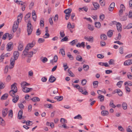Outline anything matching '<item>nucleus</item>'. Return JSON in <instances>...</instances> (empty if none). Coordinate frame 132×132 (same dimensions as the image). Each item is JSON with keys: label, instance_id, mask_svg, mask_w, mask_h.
Wrapping results in <instances>:
<instances>
[{"label": "nucleus", "instance_id": "nucleus-57", "mask_svg": "<svg viewBox=\"0 0 132 132\" xmlns=\"http://www.w3.org/2000/svg\"><path fill=\"white\" fill-rule=\"evenodd\" d=\"M60 122L64 124L65 123H67V121L63 118H61L60 120Z\"/></svg>", "mask_w": 132, "mask_h": 132}, {"label": "nucleus", "instance_id": "nucleus-15", "mask_svg": "<svg viewBox=\"0 0 132 132\" xmlns=\"http://www.w3.org/2000/svg\"><path fill=\"white\" fill-rule=\"evenodd\" d=\"M15 84H16L15 83H14L11 85V89L12 90L13 89L14 91H15V92H17V88L16 86L15 85Z\"/></svg>", "mask_w": 132, "mask_h": 132}, {"label": "nucleus", "instance_id": "nucleus-42", "mask_svg": "<svg viewBox=\"0 0 132 132\" xmlns=\"http://www.w3.org/2000/svg\"><path fill=\"white\" fill-rule=\"evenodd\" d=\"M31 14V13H28L26 15L25 17V21L27 20V19H28L29 18H30V17Z\"/></svg>", "mask_w": 132, "mask_h": 132}, {"label": "nucleus", "instance_id": "nucleus-33", "mask_svg": "<svg viewBox=\"0 0 132 132\" xmlns=\"http://www.w3.org/2000/svg\"><path fill=\"white\" fill-rule=\"evenodd\" d=\"M29 50L26 49V47L25 49L23 52L22 55L25 56H27L28 52Z\"/></svg>", "mask_w": 132, "mask_h": 132}, {"label": "nucleus", "instance_id": "nucleus-52", "mask_svg": "<svg viewBox=\"0 0 132 132\" xmlns=\"http://www.w3.org/2000/svg\"><path fill=\"white\" fill-rule=\"evenodd\" d=\"M127 84L128 86H131L132 85V83L131 81H128V82H126L125 83L124 85H126Z\"/></svg>", "mask_w": 132, "mask_h": 132}, {"label": "nucleus", "instance_id": "nucleus-29", "mask_svg": "<svg viewBox=\"0 0 132 132\" xmlns=\"http://www.w3.org/2000/svg\"><path fill=\"white\" fill-rule=\"evenodd\" d=\"M98 82V81H96L93 82V85L94 88H96L97 87Z\"/></svg>", "mask_w": 132, "mask_h": 132}, {"label": "nucleus", "instance_id": "nucleus-32", "mask_svg": "<svg viewBox=\"0 0 132 132\" xmlns=\"http://www.w3.org/2000/svg\"><path fill=\"white\" fill-rule=\"evenodd\" d=\"M100 95L98 97V98L100 99L101 102H102L104 101V96L102 95H100Z\"/></svg>", "mask_w": 132, "mask_h": 132}, {"label": "nucleus", "instance_id": "nucleus-34", "mask_svg": "<svg viewBox=\"0 0 132 132\" xmlns=\"http://www.w3.org/2000/svg\"><path fill=\"white\" fill-rule=\"evenodd\" d=\"M41 61L44 63L47 62L48 61V59L47 58L43 57H41Z\"/></svg>", "mask_w": 132, "mask_h": 132}, {"label": "nucleus", "instance_id": "nucleus-38", "mask_svg": "<svg viewBox=\"0 0 132 132\" xmlns=\"http://www.w3.org/2000/svg\"><path fill=\"white\" fill-rule=\"evenodd\" d=\"M28 89V88L25 87L23 88L22 90L24 92L26 93H27L29 92Z\"/></svg>", "mask_w": 132, "mask_h": 132}, {"label": "nucleus", "instance_id": "nucleus-8", "mask_svg": "<svg viewBox=\"0 0 132 132\" xmlns=\"http://www.w3.org/2000/svg\"><path fill=\"white\" fill-rule=\"evenodd\" d=\"M93 4L94 7V9H93V10H96L97 9L99 8L100 5L98 3L96 2H94Z\"/></svg>", "mask_w": 132, "mask_h": 132}, {"label": "nucleus", "instance_id": "nucleus-20", "mask_svg": "<svg viewBox=\"0 0 132 132\" xmlns=\"http://www.w3.org/2000/svg\"><path fill=\"white\" fill-rule=\"evenodd\" d=\"M63 98V96H56L54 97V98L57 100L58 101H59L62 100Z\"/></svg>", "mask_w": 132, "mask_h": 132}, {"label": "nucleus", "instance_id": "nucleus-24", "mask_svg": "<svg viewBox=\"0 0 132 132\" xmlns=\"http://www.w3.org/2000/svg\"><path fill=\"white\" fill-rule=\"evenodd\" d=\"M31 100L35 102H36L37 101H39L40 100L39 98L36 97H33L31 99Z\"/></svg>", "mask_w": 132, "mask_h": 132}, {"label": "nucleus", "instance_id": "nucleus-59", "mask_svg": "<svg viewBox=\"0 0 132 132\" xmlns=\"http://www.w3.org/2000/svg\"><path fill=\"white\" fill-rule=\"evenodd\" d=\"M58 19V16L57 14H56L55 15L54 19V20L55 22L57 21Z\"/></svg>", "mask_w": 132, "mask_h": 132}, {"label": "nucleus", "instance_id": "nucleus-4", "mask_svg": "<svg viewBox=\"0 0 132 132\" xmlns=\"http://www.w3.org/2000/svg\"><path fill=\"white\" fill-rule=\"evenodd\" d=\"M35 44L34 41H33L32 42L29 43L26 47V49L29 50L33 47Z\"/></svg>", "mask_w": 132, "mask_h": 132}, {"label": "nucleus", "instance_id": "nucleus-64", "mask_svg": "<svg viewBox=\"0 0 132 132\" xmlns=\"http://www.w3.org/2000/svg\"><path fill=\"white\" fill-rule=\"evenodd\" d=\"M131 126H129L128 128L127 129V132H132V131L131 129Z\"/></svg>", "mask_w": 132, "mask_h": 132}, {"label": "nucleus", "instance_id": "nucleus-25", "mask_svg": "<svg viewBox=\"0 0 132 132\" xmlns=\"http://www.w3.org/2000/svg\"><path fill=\"white\" fill-rule=\"evenodd\" d=\"M126 15H124L121 18V20L122 21H124L127 19V16L128 15V13H126L125 14Z\"/></svg>", "mask_w": 132, "mask_h": 132}, {"label": "nucleus", "instance_id": "nucleus-21", "mask_svg": "<svg viewBox=\"0 0 132 132\" xmlns=\"http://www.w3.org/2000/svg\"><path fill=\"white\" fill-rule=\"evenodd\" d=\"M100 38L102 40H105L107 39V37L105 34H103L101 35Z\"/></svg>", "mask_w": 132, "mask_h": 132}, {"label": "nucleus", "instance_id": "nucleus-61", "mask_svg": "<svg viewBox=\"0 0 132 132\" xmlns=\"http://www.w3.org/2000/svg\"><path fill=\"white\" fill-rule=\"evenodd\" d=\"M97 57L100 59H102L104 57V56L102 54H98L97 55Z\"/></svg>", "mask_w": 132, "mask_h": 132}, {"label": "nucleus", "instance_id": "nucleus-26", "mask_svg": "<svg viewBox=\"0 0 132 132\" xmlns=\"http://www.w3.org/2000/svg\"><path fill=\"white\" fill-rule=\"evenodd\" d=\"M101 114L103 116H106L109 114L108 112L107 111H102L101 112Z\"/></svg>", "mask_w": 132, "mask_h": 132}, {"label": "nucleus", "instance_id": "nucleus-60", "mask_svg": "<svg viewBox=\"0 0 132 132\" xmlns=\"http://www.w3.org/2000/svg\"><path fill=\"white\" fill-rule=\"evenodd\" d=\"M119 53L121 54H122L123 52V49L122 47H120L119 48Z\"/></svg>", "mask_w": 132, "mask_h": 132}, {"label": "nucleus", "instance_id": "nucleus-27", "mask_svg": "<svg viewBox=\"0 0 132 132\" xmlns=\"http://www.w3.org/2000/svg\"><path fill=\"white\" fill-rule=\"evenodd\" d=\"M95 27L97 28H100L101 24L100 22H95Z\"/></svg>", "mask_w": 132, "mask_h": 132}, {"label": "nucleus", "instance_id": "nucleus-35", "mask_svg": "<svg viewBox=\"0 0 132 132\" xmlns=\"http://www.w3.org/2000/svg\"><path fill=\"white\" fill-rule=\"evenodd\" d=\"M76 59L79 61L81 62L82 61V58L81 56L78 55L76 57Z\"/></svg>", "mask_w": 132, "mask_h": 132}, {"label": "nucleus", "instance_id": "nucleus-2", "mask_svg": "<svg viewBox=\"0 0 132 132\" xmlns=\"http://www.w3.org/2000/svg\"><path fill=\"white\" fill-rule=\"evenodd\" d=\"M22 16V13H20L19 15L18 16L17 20L14 22L13 27V32H15L16 31L18 27L19 21L21 20Z\"/></svg>", "mask_w": 132, "mask_h": 132}, {"label": "nucleus", "instance_id": "nucleus-22", "mask_svg": "<svg viewBox=\"0 0 132 132\" xmlns=\"http://www.w3.org/2000/svg\"><path fill=\"white\" fill-rule=\"evenodd\" d=\"M12 99L13 102L14 103H16L19 99V97L18 95L16 96L15 97H13Z\"/></svg>", "mask_w": 132, "mask_h": 132}, {"label": "nucleus", "instance_id": "nucleus-19", "mask_svg": "<svg viewBox=\"0 0 132 132\" xmlns=\"http://www.w3.org/2000/svg\"><path fill=\"white\" fill-rule=\"evenodd\" d=\"M15 91H14V90H11L9 92V95L13 97L15 96Z\"/></svg>", "mask_w": 132, "mask_h": 132}, {"label": "nucleus", "instance_id": "nucleus-44", "mask_svg": "<svg viewBox=\"0 0 132 132\" xmlns=\"http://www.w3.org/2000/svg\"><path fill=\"white\" fill-rule=\"evenodd\" d=\"M33 52L32 51L30 52H28L27 57H31L33 55Z\"/></svg>", "mask_w": 132, "mask_h": 132}, {"label": "nucleus", "instance_id": "nucleus-54", "mask_svg": "<svg viewBox=\"0 0 132 132\" xmlns=\"http://www.w3.org/2000/svg\"><path fill=\"white\" fill-rule=\"evenodd\" d=\"M118 91L117 93H118V95H119L120 96H122V92L121 91V90L119 89H118Z\"/></svg>", "mask_w": 132, "mask_h": 132}, {"label": "nucleus", "instance_id": "nucleus-36", "mask_svg": "<svg viewBox=\"0 0 132 132\" xmlns=\"http://www.w3.org/2000/svg\"><path fill=\"white\" fill-rule=\"evenodd\" d=\"M84 69L85 71H87L89 69V67L88 65L84 64L83 65Z\"/></svg>", "mask_w": 132, "mask_h": 132}, {"label": "nucleus", "instance_id": "nucleus-14", "mask_svg": "<svg viewBox=\"0 0 132 132\" xmlns=\"http://www.w3.org/2000/svg\"><path fill=\"white\" fill-rule=\"evenodd\" d=\"M132 63L131 59H129L126 60L124 62V64L125 65H130Z\"/></svg>", "mask_w": 132, "mask_h": 132}, {"label": "nucleus", "instance_id": "nucleus-11", "mask_svg": "<svg viewBox=\"0 0 132 132\" xmlns=\"http://www.w3.org/2000/svg\"><path fill=\"white\" fill-rule=\"evenodd\" d=\"M115 6V3L114 2L112 3L110 5L109 10L110 11H112Z\"/></svg>", "mask_w": 132, "mask_h": 132}, {"label": "nucleus", "instance_id": "nucleus-56", "mask_svg": "<svg viewBox=\"0 0 132 132\" xmlns=\"http://www.w3.org/2000/svg\"><path fill=\"white\" fill-rule=\"evenodd\" d=\"M46 107L48 108H51V107H52V105L51 104H45L44 105Z\"/></svg>", "mask_w": 132, "mask_h": 132}, {"label": "nucleus", "instance_id": "nucleus-53", "mask_svg": "<svg viewBox=\"0 0 132 132\" xmlns=\"http://www.w3.org/2000/svg\"><path fill=\"white\" fill-rule=\"evenodd\" d=\"M67 55L70 60H73V56L71 54H70L68 53L67 54Z\"/></svg>", "mask_w": 132, "mask_h": 132}, {"label": "nucleus", "instance_id": "nucleus-62", "mask_svg": "<svg viewBox=\"0 0 132 132\" xmlns=\"http://www.w3.org/2000/svg\"><path fill=\"white\" fill-rule=\"evenodd\" d=\"M36 35L37 36L41 34L40 30H39V29L38 28L37 30L36 31Z\"/></svg>", "mask_w": 132, "mask_h": 132}, {"label": "nucleus", "instance_id": "nucleus-39", "mask_svg": "<svg viewBox=\"0 0 132 132\" xmlns=\"http://www.w3.org/2000/svg\"><path fill=\"white\" fill-rule=\"evenodd\" d=\"M60 52L61 53V54L63 56H65V53L64 49H60V52Z\"/></svg>", "mask_w": 132, "mask_h": 132}, {"label": "nucleus", "instance_id": "nucleus-16", "mask_svg": "<svg viewBox=\"0 0 132 132\" xmlns=\"http://www.w3.org/2000/svg\"><path fill=\"white\" fill-rule=\"evenodd\" d=\"M23 49V46L22 42L20 41L19 42V45L18 46V50L20 51H21Z\"/></svg>", "mask_w": 132, "mask_h": 132}, {"label": "nucleus", "instance_id": "nucleus-1", "mask_svg": "<svg viewBox=\"0 0 132 132\" xmlns=\"http://www.w3.org/2000/svg\"><path fill=\"white\" fill-rule=\"evenodd\" d=\"M19 52L18 51H15L13 53V56L12 57L10 60V66L9 69H11L14 67L15 61L16 60L19 56Z\"/></svg>", "mask_w": 132, "mask_h": 132}, {"label": "nucleus", "instance_id": "nucleus-50", "mask_svg": "<svg viewBox=\"0 0 132 132\" xmlns=\"http://www.w3.org/2000/svg\"><path fill=\"white\" fill-rule=\"evenodd\" d=\"M44 41L45 39H44L40 38L39 39L38 42L40 44L44 42Z\"/></svg>", "mask_w": 132, "mask_h": 132}, {"label": "nucleus", "instance_id": "nucleus-40", "mask_svg": "<svg viewBox=\"0 0 132 132\" xmlns=\"http://www.w3.org/2000/svg\"><path fill=\"white\" fill-rule=\"evenodd\" d=\"M122 105V108L124 110H126L127 109V105L126 103L124 102L123 103Z\"/></svg>", "mask_w": 132, "mask_h": 132}, {"label": "nucleus", "instance_id": "nucleus-9", "mask_svg": "<svg viewBox=\"0 0 132 132\" xmlns=\"http://www.w3.org/2000/svg\"><path fill=\"white\" fill-rule=\"evenodd\" d=\"M8 109L6 108L2 111V116L3 117H5L7 115L8 113Z\"/></svg>", "mask_w": 132, "mask_h": 132}, {"label": "nucleus", "instance_id": "nucleus-30", "mask_svg": "<svg viewBox=\"0 0 132 132\" xmlns=\"http://www.w3.org/2000/svg\"><path fill=\"white\" fill-rule=\"evenodd\" d=\"M72 11V9H69L65 10L64 12L66 14H70Z\"/></svg>", "mask_w": 132, "mask_h": 132}, {"label": "nucleus", "instance_id": "nucleus-12", "mask_svg": "<svg viewBox=\"0 0 132 132\" xmlns=\"http://www.w3.org/2000/svg\"><path fill=\"white\" fill-rule=\"evenodd\" d=\"M117 30L119 32H121L122 30V27L121 24L119 22H118L116 25Z\"/></svg>", "mask_w": 132, "mask_h": 132}, {"label": "nucleus", "instance_id": "nucleus-6", "mask_svg": "<svg viewBox=\"0 0 132 132\" xmlns=\"http://www.w3.org/2000/svg\"><path fill=\"white\" fill-rule=\"evenodd\" d=\"M84 39L86 40L91 43H93L94 42V38L92 36L89 37L85 36Z\"/></svg>", "mask_w": 132, "mask_h": 132}, {"label": "nucleus", "instance_id": "nucleus-18", "mask_svg": "<svg viewBox=\"0 0 132 132\" xmlns=\"http://www.w3.org/2000/svg\"><path fill=\"white\" fill-rule=\"evenodd\" d=\"M113 31L112 30H109L107 33L108 36L109 37H111L113 34Z\"/></svg>", "mask_w": 132, "mask_h": 132}, {"label": "nucleus", "instance_id": "nucleus-10", "mask_svg": "<svg viewBox=\"0 0 132 132\" xmlns=\"http://www.w3.org/2000/svg\"><path fill=\"white\" fill-rule=\"evenodd\" d=\"M56 80V78L53 75H51L49 78V81L50 82H53Z\"/></svg>", "mask_w": 132, "mask_h": 132}, {"label": "nucleus", "instance_id": "nucleus-5", "mask_svg": "<svg viewBox=\"0 0 132 132\" xmlns=\"http://www.w3.org/2000/svg\"><path fill=\"white\" fill-rule=\"evenodd\" d=\"M13 43L10 42L8 43L7 45V47L6 48L7 51H11L13 48Z\"/></svg>", "mask_w": 132, "mask_h": 132}, {"label": "nucleus", "instance_id": "nucleus-58", "mask_svg": "<svg viewBox=\"0 0 132 132\" xmlns=\"http://www.w3.org/2000/svg\"><path fill=\"white\" fill-rule=\"evenodd\" d=\"M50 36L49 34L48 33H46L45 35L43 36V37L45 38H47L49 37Z\"/></svg>", "mask_w": 132, "mask_h": 132}, {"label": "nucleus", "instance_id": "nucleus-55", "mask_svg": "<svg viewBox=\"0 0 132 132\" xmlns=\"http://www.w3.org/2000/svg\"><path fill=\"white\" fill-rule=\"evenodd\" d=\"M58 59V56L56 55H55L54 57L53 60L54 62H57Z\"/></svg>", "mask_w": 132, "mask_h": 132}, {"label": "nucleus", "instance_id": "nucleus-3", "mask_svg": "<svg viewBox=\"0 0 132 132\" xmlns=\"http://www.w3.org/2000/svg\"><path fill=\"white\" fill-rule=\"evenodd\" d=\"M27 31L28 33V35H30L32 31V28L31 27V22L29 21L27 24Z\"/></svg>", "mask_w": 132, "mask_h": 132}, {"label": "nucleus", "instance_id": "nucleus-48", "mask_svg": "<svg viewBox=\"0 0 132 132\" xmlns=\"http://www.w3.org/2000/svg\"><path fill=\"white\" fill-rule=\"evenodd\" d=\"M88 28L90 30L93 31L94 29V27L92 26L90 24L88 25Z\"/></svg>", "mask_w": 132, "mask_h": 132}, {"label": "nucleus", "instance_id": "nucleus-7", "mask_svg": "<svg viewBox=\"0 0 132 132\" xmlns=\"http://www.w3.org/2000/svg\"><path fill=\"white\" fill-rule=\"evenodd\" d=\"M78 90L80 92H81L84 95H87L88 94V93L87 91L85 89L83 90V89L82 87H80Z\"/></svg>", "mask_w": 132, "mask_h": 132}, {"label": "nucleus", "instance_id": "nucleus-47", "mask_svg": "<svg viewBox=\"0 0 132 132\" xmlns=\"http://www.w3.org/2000/svg\"><path fill=\"white\" fill-rule=\"evenodd\" d=\"M114 61L113 59H110L109 61V63L110 65H113L114 64Z\"/></svg>", "mask_w": 132, "mask_h": 132}, {"label": "nucleus", "instance_id": "nucleus-23", "mask_svg": "<svg viewBox=\"0 0 132 132\" xmlns=\"http://www.w3.org/2000/svg\"><path fill=\"white\" fill-rule=\"evenodd\" d=\"M8 96V94L6 93L4 94L1 97V99L2 100H5L6 99Z\"/></svg>", "mask_w": 132, "mask_h": 132}, {"label": "nucleus", "instance_id": "nucleus-43", "mask_svg": "<svg viewBox=\"0 0 132 132\" xmlns=\"http://www.w3.org/2000/svg\"><path fill=\"white\" fill-rule=\"evenodd\" d=\"M77 42L78 40L77 39H75L73 40L70 43L71 44V45L72 46H73Z\"/></svg>", "mask_w": 132, "mask_h": 132}, {"label": "nucleus", "instance_id": "nucleus-45", "mask_svg": "<svg viewBox=\"0 0 132 132\" xmlns=\"http://www.w3.org/2000/svg\"><path fill=\"white\" fill-rule=\"evenodd\" d=\"M132 28V23H130L126 27L125 29H129Z\"/></svg>", "mask_w": 132, "mask_h": 132}, {"label": "nucleus", "instance_id": "nucleus-46", "mask_svg": "<svg viewBox=\"0 0 132 132\" xmlns=\"http://www.w3.org/2000/svg\"><path fill=\"white\" fill-rule=\"evenodd\" d=\"M74 119H82V117L80 114H78L77 116H75L74 118Z\"/></svg>", "mask_w": 132, "mask_h": 132}, {"label": "nucleus", "instance_id": "nucleus-17", "mask_svg": "<svg viewBox=\"0 0 132 132\" xmlns=\"http://www.w3.org/2000/svg\"><path fill=\"white\" fill-rule=\"evenodd\" d=\"M32 19L35 21L36 19L37 16L35 11L34 10L32 12Z\"/></svg>", "mask_w": 132, "mask_h": 132}, {"label": "nucleus", "instance_id": "nucleus-51", "mask_svg": "<svg viewBox=\"0 0 132 132\" xmlns=\"http://www.w3.org/2000/svg\"><path fill=\"white\" fill-rule=\"evenodd\" d=\"M87 81L85 79H84L82 80L81 82V83L82 85H85L86 84Z\"/></svg>", "mask_w": 132, "mask_h": 132}, {"label": "nucleus", "instance_id": "nucleus-37", "mask_svg": "<svg viewBox=\"0 0 132 132\" xmlns=\"http://www.w3.org/2000/svg\"><path fill=\"white\" fill-rule=\"evenodd\" d=\"M0 124L2 126H4L5 125L4 121L1 117H0Z\"/></svg>", "mask_w": 132, "mask_h": 132}, {"label": "nucleus", "instance_id": "nucleus-49", "mask_svg": "<svg viewBox=\"0 0 132 132\" xmlns=\"http://www.w3.org/2000/svg\"><path fill=\"white\" fill-rule=\"evenodd\" d=\"M8 115L11 118H12L13 115V111L12 110H10L8 113Z\"/></svg>", "mask_w": 132, "mask_h": 132}, {"label": "nucleus", "instance_id": "nucleus-63", "mask_svg": "<svg viewBox=\"0 0 132 132\" xmlns=\"http://www.w3.org/2000/svg\"><path fill=\"white\" fill-rule=\"evenodd\" d=\"M123 81H120L118 82L117 84V85L119 87H120L121 86V83H123Z\"/></svg>", "mask_w": 132, "mask_h": 132}, {"label": "nucleus", "instance_id": "nucleus-31", "mask_svg": "<svg viewBox=\"0 0 132 132\" xmlns=\"http://www.w3.org/2000/svg\"><path fill=\"white\" fill-rule=\"evenodd\" d=\"M88 8L86 6L82 8H79V11H83V10L86 12H87L88 10Z\"/></svg>", "mask_w": 132, "mask_h": 132}, {"label": "nucleus", "instance_id": "nucleus-28", "mask_svg": "<svg viewBox=\"0 0 132 132\" xmlns=\"http://www.w3.org/2000/svg\"><path fill=\"white\" fill-rule=\"evenodd\" d=\"M110 106L113 108H115L116 106L113 104V100H111L110 103Z\"/></svg>", "mask_w": 132, "mask_h": 132}, {"label": "nucleus", "instance_id": "nucleus-41", "mask_svg": "<svg viewBox=\"0 0 132 132\" xmlns=\"http://www.w3.org/2000/svg\"><path fill=\"white\" fill-rule=\"evenodd\" d=\"M100 5L102 6H104L105 4V0H100Z\"/></svg>", "mask_w": 132, "mask_h": 132}, {"label": "nucleus", "instance_id": "nucleus-13", "mask_svg": "<svg viewBox=\"0 0 132 132\" xmlns=\"http://www.w3.org/2000/svg\"><path fill=\"white\" fill-rule=\"evenodd\" d=\"M23 111L22 110H20L19 111L18 114V118L19 119H21L22 118Z\"/></svg>", "mask_w": 132, "mask_h": 132}]
</instances>
